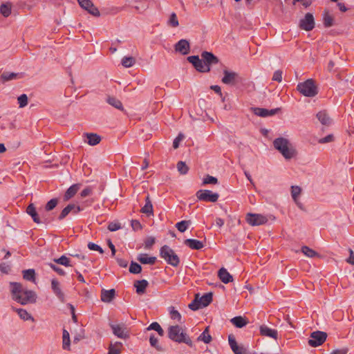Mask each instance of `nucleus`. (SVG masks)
Instances as JSON below:
<instances>
[{"label": "nucleus", "instance_id": "obj_59", "mask_svg": "<svg viewBox=\"0 0 354 354\" xmlns=\"http://www.w3.org/2000/svg\"><path fill=\"white\" fill-rule=\"evenodd\" d=\"M302 3V6L304 8H308L313 3V0H292V5H296L297 3Z\"/></svg>", "mask_w": 354, "mask_h": 354}, {"label": "nucleus", "instance_id": "obj_32", "mask_svg": "<svg viewBox=\"0 0 354 354\" xmlns=\"http://www.w3.org/2000/svg\"><path fill=\"white\" fill-rule=\"evenodd\" d=\"M62 348L67 351H70L71 349L70 334L68 331L64 328L62 332Z\"/></svg>", "mask_w": 354, "mask_h": 354}, {"label": "nucleus", "instance_id": "obj_39", "mask_svg": "<svg viewBox=\"0 0 354 354\" xmlns=\"http://www.w3.org/2000/svg\"><path fill=\"white\" fill-rule=\"evenodd\" d=\"M188 307L194 311L203 308L199 300V293L195 295L194 300L188 305Z\"/></svg>", "mask_w": 354, "mask_h": 354}, {"label": "nucleus", "instance_id": "obj_58", "mask_svg": "<svg viewBox=\"0 0 354 354\" xmlns=\"http://www.w3.org/2000/svg\"><path fill=\"white\" fill-rule=\"evenodd\" d=\"M131 225L133 231H138L142 229V225L138 220H131Z\"/></svg>", "mask_w": 354, "mask_h": 354}, {"label": "nucleus", "instance_id": "obj_2", "mask_svg": "<svg viewBox=\"0 0 354 354\" xmlns=\"http://www.w3.org/2000/svg\"><path fill=\"white\" fill-rule=\"evenodd\" d=\"M11 294L12 299L21 305L34 304L37 300L35 291L24 289L22 284L19 282H10Z\"/></svg>", "mask_w": 354, "mask_h": 354}, {"label": "nucleus", "instance_id": "obj_46", "mask_svg": "<svg viewBox=\"0 0 354 354\" xmlns=\"http://www.w3.org/2000/svg\"><path fill=\"white\" fill-rule=\"evenodd\" d=\"M176 167L178 171L182 175H185L189 171V167L186 165L185 162L181 160L178 162Z\"/></svg>", "mask_w": 354, "mask_h": 354}, {"label": "nucleus", "instance_id": "obj_24", "mask_svg": "<svg viewBox=\"0 0 354 354\" xmlns=\"http://www.w3.org/2000/svg\"><path fill=\"white\" fill-rule=\"evenodd\" d=\"M218 277L220 280L227 284L233 281V277L230 274L225 268H221L218 271Z\"/></svg>", "mask_w": 354, "mask_h": 354}, {"label": "nucleus", "instance_id": "obj_35", "mask_svg": "<svg viewBox=\"0 0 354 354\" xmlns=\"http://www.w3.org/2000/svg\"><path fill=\"white\" fill-rule=\"evenodd\" d=\"M149 343L151 347L156 348L157 351L164 352L165 349L158 343V338L154 334H151L149 337Z\"/></svg>", "mask_w": 354, "mask_h": 354}, {"label": "nucleus", "instance_id": "obj_8", "mask_svg": "<svg viewBox=\"0 0 354 354\" xmlns=\"http://www.w3.org/2000/svg\"><path fill=\"white\" fill-rule=\"evenodd\" d=\"M327 333L321 330L313 331L310 335L308 344L312 347H317L322 345L327 338Z\"/></svg>", "mask_w": 354, "mask_h": 354}, {"label": "nucleus", "instance_id": "obj_53", "mask_svg": "<svg viewBox=\"0 0 354 354\" xmlns=\"http://www.w3.org/2000/svg\"><path fill=\"white\" fill-rule=\"evenodd\" d=\"M218 183V179L212 176L207 175V176L203 179V184L207 185V184H212L215 185Z\"/></svg>", "mask_w": 354, "mask_h": 354}, {"label": "nucleus", "instance_id": "obj_3", "mask_svg": "<svg viewBox=\"0 0 354 354\" xmlns=\"http://www.w3.org/2000/svg\"><path fill=\"white\" fill-rule=\"evenodd\" d=\"M168 337L178 343H185L189 347H193L194 344L190 337L186 333L182 330V328L178 325L171 326L168 328Z\"/></svg>", "mask_w": 354, "mask_h": 354}, {"label": "nucleus", "instance_id": "obj_64", "mask_svg": "<svg viewBox=\"0 0 354 354\" xmlns=\"http://www.w3.org/2000/svg\"><path fill=\"white\" fill-rule=\"evenodd\" d=\"M120 349L116 348L112 344L109 346L107 354H120Z\"/></svg>", "mask_w": 354, "mask_h": 354}, {"label": "nucleus", "instance_id": "obj_6", "mask_svg": "<svg viewBox=\"0 0 354 354\" xmlns=\"http://www.w3.org/2000/svg\"><path fill=\"white\" fill-rule=\"evenodd\" d=\"M289 141L288 139L279 137L273 141L274 147L279 151L286 159H291L295 153V150L292 148H289Z\"/></svg>", "mask_w": 354, "mask_h": 354}, {"label": "nucleus", "instance_id": "obj_37", "mask_svg": "<svg viewBox=\"0 0 354 354\" xmlns=\"http://www.w3.org/2000/svg\"><path fill=\"white\" fill-rule=\"evenodd\" d=\"M209 326H207L203 332L197 338L198 341H202L205 344H209L212 341V336L209 335Z\"/></svg>", "mask_w": 354, "mask_h": 354}, {"label": "nucleus", "instance_id": "obj_50", "mask_svg": "<svg viewBox=\"0 0 354 354\" xmlns=\"http://www.w3.org/2000/svg\"><path fill=\"white\" fill-rule=\"evenodd\" d=\"M301 192V189L299 186L291 187V195L295 202H297V199H298V196L300 195Z\"/></svg>", "mask_w": 354, "mask_h": 354}, {"label": "nucleus", "instance_id": "obj_31", "mask_svg": "<svg viewBox=\"0 0 354 354\" xmlns=\"http://www.w3.org/2000/svg\"><path fill=\"white\" fill-rule=\"evenodd\" d=\"M137 260L142 264L153 265L157 259L156 257H148L147 254H140L137 257Z\"/></svg>", "mask_w": 354, "mask_h": 354}, {"label": "nucleus", "instance_id": "obj_45", "mask_svg": "<svg viewBox=\"0 0 354 354\" xmlns=\"http://www.w3.org/2000/svg\"><path fill=\"white\" fill-rule=\"evenodd\" d=\"M129 270L131 274H140L142 272V266L139 263L132 261L130 263Z\"/></svg>", "mask_w": 354, "mask_h": 354}, {"label": "nucleus", "instance_id": "obj_23", "mask_svg": "<svg viewBox=\"0 0 354 354\" xmlns=\"http://www.w3.org/2000/svg\"><path fill=\"white\" fill-rule=\"evenodd\" d=\"M26 213L31 216L33 221L37 224L41 223V219L39 217L33 203H30L26 207Z\"/></svg>", "mask_w": 354, "mask_h": 354}, {"label": "nucleus", "instance_id": "obj_40", "mask_svg": "<svg viewBox=\"0 0 354 354\" xmlns=\"http://www.w3.org/2000/svg\"><path fill=\"white\" fill-rule=\"evenodd\" d=\"M23 278L29 281H35V271L34 269H27L23 270Z\"/></svg>", "mask_w": 354, "mask_h": 354}, {"label": "nucleus", "instance_id": "obj_10", "mask_svg": "<svg viewBox=\"0 0 354 354\" xmlns=\"http://www.w3.org/2000/svg\"><path fill=\"white\" fill-rule=\"evenodd\" d=\"M245 220L247 223L252 226L261 225L268 222V218L265 216L253 213H248Z\"/></svg>", "mask_w": 354, "mask_h": 354}, {"label": "nucleus", "instance_id": "obj_20", "mask_svg": "<svg viewBox=\"0 0 354 354\" xmlns=\"http://www.w3.org/2000/svg\"><path fill=\"white\" fill-rule=\"evenodd\" d=\"M81 185L80 183H76L69 187L64 195V201H68L73 198L77 194Z\"/></svg>", "mask_w": 354, "mask_h": 354}, {"label": "nucleus", "instance_id": "obj_55", "mask_svg": "<svg viewBox=\"0 0 354 354\" xmlns=\"http://www.w3.org/2000/svg\"><path fill=\"white\" fill-rule=\"evenodd\" d=\"M47 265L50 268H52L55 272H56L59 275L64 276L66 274L65 271L62 268L58 267L57 266H56L52 263H48Z\"/></svg>", "mask_w": 354, "mask_h": 354}, {"label": "nucleus", "instance_id": "obj_43", "mask_svg": "<svg viewBox=\"0 0 354 354\" xmlns=\"http://www.w3.org/2000/svg\"><path fill=\"white\" fill-rule=\"evenodd\" d=\"M191 223L192 221L190 220L181 221L176 224V227L179 232H185L187 230L189 225H191Z\"/></svg>", "mask_w": 354, "mask_h": 354}, {"label": "nucleus", "instance_id": "obj_51", "mask_svg": "<svg viewBox=\"0 0 354 354\" xmlns=\"http://www.w3.org/2000/svg\"><path fill=\"white\" fill-rule=\"evenodd\" d=\"M17 100L20 108L25 107L28 102V98L26 94H21L19 95Z\"/></svg>", "mask_w": 354, "mask_h": 354}, {"label": "nucleus", "instance_id": "obj_38", "mask_svg": "<svg viewBox=\"0 0 354 354\" xmlns=\"http://www.w3.org/2000/svg\"><path fill=\"white\" fill-rule=\"evenodd\" d=\"M301 252L308 257L313 258V257H321V255L319 253H317L315 250L310 248L309 247H308L306 245H304L301 247Z\"/></svg>", "mask_w": 354, "mask_h": 354}, {"label": "nucleus", "instance_id": "obj_41", "mask_svg": "<svg viewBox=\"0 0 354 354\" xmlns=\"http://www.w3.org/2000/svg\"><path fill=\"white\" fill-rule=\"evenodd\" d=\"M53 261L57 264L64 266L66 267L73 266L71 264V260L68 257L65 255H62L60 257L54 259Z\"/></svg>", "mask_w": 354, "mask_h": 354}, {"label": "nucleus", "instance_id": "obj_13", "mask_svg": "<svg viewBox=\"0 0 354 354\" xmlns=\"http://www.w3.org/2000/svg\"><path fill=\"white\" fill-rule=\"evenodd\" d=\"M252 113L261 118H266L268 116H272L275 114H277L281 111V108H276L273 109H267L265 108L260 107H252Z\"/></svg>", "mask_w": 354, "mask_h": 354}, {"label": "nucleus", "instance_id": "obj_5", "mask_svg": "<svg viewBox=\"0 0 354 354\" xmlns=\"http://www.w3.org/2000/svg\"><path fill=\"white\" fill-rule=\"evenodd\" d=\"M297 91L305 97H313L318 94L319 89L315 81L308 79L303 82H299L297 86Z\"/></svg>", "mask_w": 354, "mask_h": 354}, {"label": "nucleus", "instance_id": "obj_22", "mask_svg": "<svg viewBox=\"0 0 354 354\" xmlns=\"http://www.w3.org/2000/svg\"><path fill=\"white\" fill-rule=\"evenodd\" d=\"M184 244L191 248L192 250H199L204 247V244L202 241L194 239H187L184 241Z\"/></svg>", "mask_w": 354, "mask_h": 354}, {"label": "nucleus", "instance_id": "obj_42", "mask_svg": "<svg viewBox=\"0 0 354 354\" xmlns=\"http://www.w3.org/2000/svg\"><path fill=\"white\" fill-rule=\"evenodd\" d=\"M74 208V204L70 203L66 205L61 212L60 214L58 216V220L62 221L71 212H73V209Z\"/></svg>", "mask_w": 354, "mask_h": 354}, {"label": "nucleus", "instance_id": "obj_15", "mask_svg": "<svg viewBox=\"0 0 354 354\" xmlns=\"http://www.w3.org/2000/svg\"><path fill=\"white\" fill-rule=\"evenodd\" d=\"M174 49L176 52H178L183 55H186L189 53L190 44L188 40L182 39L175 44Z\"/></svg>", "mask_w": 354, "mask_h": 354}, {"label": "nucleus", "instance_id": "obj_19", "mask_svg": "<svg viewBox=\"0 0 354 354\" xmlns=\"http://www.w3.org/2000/svg\"><path fill=\"white\" fill-rule=\"evenodd\" d=\"M136 288V292L138 295H141L146 292L149 282L146 279L136 280L133 283Z\"/></svg>", "mask_w": 354, "mask_h": 354}, {"label": "nucleus", "instance_id": "obj_11", "mask_svg": "<svg viewBox=\"0 0 354 354\" xmlns=\"http://www.w3.org/2000/svg\"><path fill=\"white\" fill-rule=\"evenodd\" d=\"M315 26L314 16L310 12H307L304 17L299 21V28L306 31L312 30Z\"/></svg>", "mask_w": 354, "mask_h": 354}, {"label": "nucleus", "instance_id": "obj_36", "mask_svg": "<svg viewBox=\"0 0 354 354\" xmlns=\"http://www.w3.org/2000/svg\"><path fill=\"white\" fill-rule=\"evenodd\" d=\"M15 311L17 313L19 317L22 319L23 320H32V322L35 321L34 317L27 312L26 310L23 308H13Z\"/></svg>", "mask_w": 354, "mask_h": 354}, {"label": "nucleus", "instance_id": "obj_29", "mask_svg": "<svg viewBox=\"0 0 354 354\" xmlns=\"http://www.w3.org/2000/svg\"><path fill=\"white\" fill-rule=\"evenodd\" d=\"M84 137L87 138L86 142L91 146L99 144L102 140L99 135L94 133H84Z\"/></svg>", "mask_w": 354, "mask_h": 354}, {"label": "nucleus", "instance_id": "obj_7", "mask_svg": "<svg viewBox=\"0 0 354 354\" xmlns=\"http://www.w3.org/2000/svg\"><path fill=\"white\" fill-rule=\"evenodd\" d=\"M159 254L169 265L173 267H178L179 266L180 262L179 257L169 245H164L162 246L160 249Z\"/></svg>", "mask_w": 354, "mask_h": 354}, {"label": "nucleus", "instance_id": "obj_1", "mask_svg": "<svg viewBox=\"0 0 354 354\" xmlns=\"http://www.w3.org/2000/svg\"><path fill=\"white\" fill-rule=\"evenodd\" d=\"M201 57L202 59H200L198 55H191L187 57V60L199 73H209L211 71V66L220 62L218 57L212 52H202Z\"/></svg>", "mask_w": 354, "mask_h": 354}, {"label": "nucleus", "instance_id": "obj_25", "mask_svg": "<svg viewBox=\"0 0 354 354\" xmlns=\"http://www.w3.org/2000/svg\"><path fill=\"white\" fill-rule=\"evenodd\" d=\"M106 102L113 107L121 111H125L122 102L114 96L107 95Z\"/></svg>", "mask_w": 354, "mask_h": 354}, {"label": "nucleus", "instance_id": "obj_44", "mask_svg": "<svg viewBox=\"0 0 354 354\" xmlns=\"http://www.w3.org/2000/svg\"><path fill=\"white\" fill-rule=\"evenodd\" d=\"M147 330H156L160 336H163L165 334L164 330L162 328L160 325L156 322H152L147 328Z\"/></svg>", "mask_w": 354, "mask_h": 354}, {"label": "nucleus", "instance_id": "obj_21", "mask_svg": "<svg viewBox=\"0 0 354 354\" xmlns=\"http://www.w3.org/2000/svg\"><path fill=\"white\" fill-rule=\"evenodd\" d=\"M140 212H142V214H145L147 216L153 215V208L149 194L147 195L145 198V204L141 208Z\"/></svg>", "mask_w": 354, "mask_h": 354}, {"label": "nucleus", "instance_id": "obj_63", "mask_svg": "<svg viewBox=\"0 0 354 354\" xmlns=\"http://www.w3.org/2000/svg\"><path fill=\"white\" fill-rule=\"evenodd\" d=\"M184 136L182 133H179L178 136L174 139L173 142L174 149H177L179 147L180 142L183 139Z\"/></svg>", "mask_w": 354, "mask_h": 354}, {"label": "nucleus", "instance_id": "obj_28", "mask_svg": "<svg viewBox=\"0 0 354 354\" xmlns=\"http://www.w3.org/2000/svg\"><path fill=\"white\" fill-rule=\"evenodd\" d=\"M230 322L235 327L239 328L245 326L249 323L248 318L242 316H236L232 318Z\"/></svg>", "mask_w": 354, "mask_h": 354}, {"label": "nucleus", "instance_id": "obj_26", "mask_svg": "<svg viewBox=\"0 0 354 354\" xmlns=\"http://www.w3.org/2000/svg\"><path fill=\"white\" fill-rule=\"evenodd\" d=\"M316 117L323 125L330 126L332 123V119L329 117L325 110L319 111L317 113Z\"/></svg>", "mask_w": 354, "mask_h": 354}, {"label": "nucleus", "instance_id": "obj_12", "mask_svg": "<svg viewBox=\"0 0 354 354\" xmlns=\"http://www.w3.org/2000/svg\"><path fill=\"white\" fill-rule=\"evenodd\" d=\"M80 6L94 17H100V12L91 0H77Z\"/></svg>", "mask_w": 354, "mask_h": 354}, {"label": "nucleus", "instance_id": "obj_18", "mask_svg": "<svg viewBox=\"0 0 354 354\" xmlns=\"http://www.w3.org/2000/svg\"><path fill=\"white\" fill-rule=\"evenodd\" d=\"M260 335L268 337L273 338L277 340L278 339V331L275 329H272L266 325H261L259 328Z\"/></svg>", "mask_w": 354, "mask_h": 354}, {"label": "nucleus", "instance_id": "obj_16", "mask_svg": "<svg viewBox=\"0 0 354 354\" xmlns=\"http://www.w3.org/2000/svg\"><path fill=\"white\" fill-rule=\"evenodd\" d=\"M109 326L113 330V333L119 338L121 339H127L129 337V335L124 332V324H114L113 323H109Z\"/></svg>", "mask_w": 354, "mask_h": 354}, {"label": "nucleus", "instance_id": "obj_4", "mask_svg": "<svg viewBox=\"0 0 354 354\" xmlns=\"http://www.w3.org/2000/svg\"><path fill=\"white\" fill-rule=\"evenodd\" d=\"M221 82L225 84L239 86L247 84L248 79L236 72L224 69Z\"/></svg>", "mask_w": 354, "mask_h": 354}, {"label": "nucleus", "instance_id": "obj_56", "mask_svg": "<svg viewBox=\"0 0 354 354\" xmlns=\"http://www.w3.org/2000/svg\"><path fill=\"white\" fill-rule=\"evenodd\" d=\"M87 246H88V248L90 250L97 251L100 254H103L104 253V250L100 245H98L97 244H96L95 243L89 242L88 243Z\"/></svg>", "mask_w": 354, "mask_h": 354}, {"label": "nucleus", "instance_id": "obj_27", "mask_svg": "<svg viewBox=\"0 0 354 354\" xmlns=\"http://www.w3.org/2000/svg\"><path fill=\"white\" fill-rule=\"evenodd\" d=\"M115 296V289L104 290L102 289L101 292V300L104 302H111Z\"/></svg>", "mask_w": 354, "mask_h": 354}, {"label": "nucleus", "instance_id": "obj_48", "mask_svg": "<svg viewBox=\"0 0 354 354\" xmlns=\"http://www.w3.org/2000/svg\"><path fill=\"white\" fill-rule=\"evenodd\" d=\"M136 63V59L133 57H124L122 59V64L125 68H129Z\"/></svg>", "mask_w": 354, "mask_h": 354}, {"label": "nucleus", "instance_id": "obj_54", "mask_svg": "<svg viewBox=\"0 0 354 354\" xmlns=\"http://www.w3.org/2000/svg\"><path fill=\"white\" fill-rule=\"evenodd\" d=\"M155 242H156V239L154 237H153V236L147 237V239L145 240V242H144L145 248L147 249V250L151 249V248L155 243Z\"/></svg>", "mask_w": 354, "mask_h": 354}, {"label": "nucleus", "instance_id": "obj_17", "mask_svg": "<svg viewBox=\"0 0 354 354\" xmlns=\"http://www.w3.org/2000/svg\"><path fill=\"white\" fill-rule=\"evenodd\" d=\"M51 289L58 299L62 302H65V295L60 288V283L57 279L51 280Z\"/></svg>", "mask_w": 354, "mask_h": 354}, {"label": "nucleus", "instance_id": "obj_47", "mask_svg": "<svg viewBox=\"0 0 354 354\" xmlns=\"http://www.w3.org/2000/svg\"><path fill=\"white\" fill-rule=\"evenodd\" d=\"M0 12L3 17H8L11 14V5L8 3L1 4L0 7Z\"/></svg>", "mask_w": 354, "mask_h": 354}, {"label": "nucleus", "instance_id": "obj_30", "mask_svg": "<svg viewBox=\"0 0 354 354\" xmlns=\"http://www.w3.org/2000/svg\"><path fill=\"white\" fill-rule=\"evenodd\" d=\"M323 25L325 28H330L334 25V17L330 15L329 11L325 9L322 13Z\"/></svg>", "mask_w": 354, "mask_h": 354}, {"label": "nucleus", "instance_id": "obj_52", "mask_svg": "<svg viewBox=\"0 0 354 354\" xmlns=\"http://www.w3.org/2000/svg\"><path fill=\"white\" fill-rule=\"evenodd\" d=\"M168 24L171 27H177L179 25L177 15L175 12H172L169 17Z\"/></svg>", "mask_w": 354, "mask_h": 354}, {"label": "nucleus", "instance_id": "obj_57", "mask_svg": "<svg viewBox=\"0 0 354 354\" xmlns=\"http://www.w3.org/2000/svg\"><path fill=\"white\" fill-rule=\"evenodd\" d=\"M108 230L111 232H115L122 228L121 225L118 222H111L108 225Z\"/></svg>", "mask_w": 354, "mask_h": 354}, {"label": "nucleus", "instance_id": "obj_62", "mask_svg": "<svg viewBox=\"0 0 354 354\" xmlns=\"http://www.w3.org/2000/svg\"><path fill=\"white\" fill-rule=\"evenodd\" d=\"M333 140H334L333 135L329 134L324 138H320L318 142L320 144H324V143L330 142L333 141Z\"/></svg>", "mask_w": 354, "mask_h": 354}, {"label": "nucleus", "instance_id": "obj_49", "mask_svg": "<svg viewBox=\"0 0 354 354\" xmlns=\"http://www.w3.org/2000/svg\"><path fill=\"white\" fill-rule=\"evenodd\" d=\"M58 204V199L56 198L50 199L45 205V210L50 212L53 210Z\"/></svg>", "mask_w": 354, "mask_h": 354}, {"label": "nucleus", "instance_id": "obj_34", "mask_svg": "<svg viewBox=\"0 0 354 354\" xmlns=\"http://www.w3.org/2000/svg\"><path fill=\"white\" fill-rule=\"evenodd\" d=\"M19 76V73L5 71V72L2 73L1 75L0 81L1 82V83L3 84L6 82L12 80L14 79H17Z\"/></svg>", "mask_w": 354, "mask_h": 354}, {"label": "nucleus", "instance_id": "obj_60", "mask_svg": "<svg viewBox=\"0 0 354 354\" xmlns=\"http://www.w3.org/2000/svg\"><path fill=\"white\" fill-rule=\"evenodd\" d=\"M282 74H283L282 71H281V70L276 71L273 74L272 80L273 81H276L277 82H281L282 81Z\"/></svg>", "mask_w": 354, "mask_h": 354}, {"label": "nucleus", "instance_id": "obj_33", "mask_svg": "<svg viewBox=\"0 0 354 354\" xmlns=\"http://www.w3.org/2000/svg\"><path fill=\"white\" fill-rule=\"evenodd\" d=\"M199 300L203 308L209 306L213 300V293L209 292L205 293L202 297H199Z\"/></svg>", "mask_w": 354, "mask_h": 354}, {"label": "nucleus", "instance_id": "obj_9", "mask_svg": "<svg viewBox=\"0 0 354 354\" xmlns=\"http://www.w3.org/2000/svg\"><path fill=\"white\" fill-rule=\"evenodd\" d=\"M196 196L198 200L201 201L205 202H216L219 198V194L218 193L212 192L208 189H199Z\"/></svg>", "mask_w": 354, "mask_h": 354}, {"label": "nucleus", "instance_id": "obj_14", "mask_svg": "<svg viewBox=\"0 0 354 354\" xmlns=\"http://www.w3.org/2000/svg\"><path fill=\"white\" fill-rule=\"evenodd\" d=\"M228 342L234 354H248L247 349L243 346L238 345L233 335L228 336Z\"/></svg>", "mask_w": 354, "mask_h": 354}, {"label": "nucleus", "instance_id": "obj_61", "mask_svg": "<svg viewBox=\"0 0 354 354\" xmlns=\"http://www.w3.org/2000/svg\"><path fill=\"white\" fill-rule=\"evenodd\" d=\"M10 270V266L6 263L3 262L0 263V271L2 273L8 274Z\"/></svg>", "mask_w": 354, "mask_h": 354}]
</instances>
